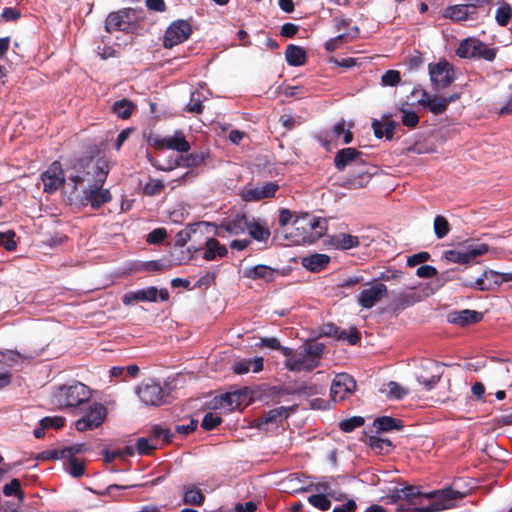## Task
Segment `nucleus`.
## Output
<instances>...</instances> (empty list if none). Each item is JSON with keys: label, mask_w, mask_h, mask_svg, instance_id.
<instances>
[{"label": "nucleus", "mask_w": 512, "mask_h": 512, "mask_svg": "<svg viewBox=\"0 0 512 512\" xmlns=\"http://www.w3.org/2000/svg\"><path fill=\"white\" fill-rule=\"evenodd\" d=\"M110 167L105 158H83L79 159L72 168L65 186V193L69 199L80 195L83 190H89L103 185Z\"/></svg>", "instance_id": "1"}, {"label": "nucleus", "mask_w": 512, "mask_h": 512, "mask_svg": "<svg viewBox=\"0 0 512 512\" xmlns=\"http://www.w3.org/2000/svg\"><path fill=\"white\" fill-rule=\"evenodd\" d=\"M464 496L462 492L445 488L431 493H422L412 506L415 512H439L452 508L454 501Z\"/></svg>", "instance_id": "2"}, {"label": "nucleus", "mask_w": 512, "mask_h": 512, "mask_svg": "<svg viewBox=\"0 0 512 512\" xmlns=\"http://www.w3.org/2000/svg\"><path fill=\"white\" fill-rule=\"evenodd\" d=\"M402 276L401 272L387 269L385 271L378 272L372 278H368L366 273H358L351 275L343 280L338 285L339 288H346L351 286H370V288H386L385 282H391Z\"/></svg>", "instance_id": "3"}, {"label": "nucleus", "mask_w": 512, "mask_h": 512, "mask_svg": "<svg viewBox=\"0 0 512 512\" xmlns=\"http://www.w3.org/2000/svg\"><path fill=\"white\" fill-rule=\"evenodd\" d=\"M393 292L394 290H363L359 296V303L365 308H371L382 299H388L391 301V306L399 309L416 301L414 297L410 298L404 293H401L398 297Z\"/></svg>", "instance_id": "4"}, {"label": "nucleus", "mask_w": 512, "mask_h": 512, "mask_svg": "<svg viewBox=\"0 0 512 512\" xmlns=\"http://www.w3.org/2000/svg\"><path fill=\"white\" fill-rule=\"evenodd\" d=\"M91 397L90 389L80 382L58 388L55 398L61 407H76Z\"/></svg>", "instance_id": "5"}, {"label": "nucleus", "mask_w": 512, "mask_h": 512, "mask_svg": "<svg viewBox=\"0 0 512 512\" xmlns=\"http://www.w3.org/2000/svg\"><path fill=\"white\" fill-rule=\"evenodd\" d=\"M456 54L461 58H477L493 61L496 56V49L489 48L478 39L468 38L460 43Z\"/></svg>", "instance_id": "6"}, {"label": "nucleus", "mask_w": 512, "mask_h": 512, "mask_svg": "<svg viewBox=\"0 0 512 512\" xmlns=\"http://www.w3.org/2000/svg\"><path fill=\"white\" fill-rule=\"evenodd\" d=\"M106 416V407L100 403H93L85 415L75 422V428L79 432L98 428L102 425Z\"/></svg>", "instance_id": "7"}, {"label": "nucleus", "mask_w": 512, "mask_h": 512, "mask_svg": "<svg viewBox=\"0 0 512 512\" xmlns=\"http://www.w3.org/2000/svg\"><path fill=\"white\" fill-rule=\"evenodd\" d=\"M429 74L436 89L447 88L455 79L453 66L446 60L429 65Z\"/></svg>", "instance_id": "8"}, {"label": "nucleus", "mask_w": 512, "mask_h": 512, "mask_svg": "<svg viewBox=\"0 0 512 512\" xmlns=\"http://www.w3.org/2000/svg\"><path fill=\"white\" fill-rule=\"evenodd\" d=\"M192 33L191 25L185 20H177L173 22L166 30L163 46L172 48L184 42Z\"/></svg>", "instance_id": "9"}, {"label": "nucleus", "mask_w": 512, "mask_h": 512, "mask_svg": "<svg viewBox=\"0 0 512 512\" xmlns=\"http://www.w3.org/2000/svg\"><path fill=\"white\" fill-rule=\"evenodd\" d=\"M70 200L97 209L111 200V194L108 189H103V185H97L95 188L83 190L80 195L76 194Z\"/></svg>", "instance_id": "10"}, {"label": "nucleus", "mask_w": 512, "mask_h": 512, "mask_svg": "<svg viewBox=\"0 0 512 512\" xmlns=\"http://www.w3.org/2000/svg\"><path fill=\"white\" fill-rule=\"evenodd\" d=\"M137 394L145 405L160 406L164 403L165 393L162 387L155 382L141 384Z\"/></svg>", "instance_id": "11"}, {"label": "nucleus", "mask_w": 512, "mask_h": 512, "mask_svg": "<svg viewBox=\"0 0 512 512\" xmlns=\"http://www.w3.org/2000/svg\"><path fill=\"white\" fill-rule=\"evenodd\" d=\"M160 298L162 301L169 299L167 290H137L128 292L123 296V303L125 305H134L139 302H154Z\"/></svg>", "instance_id": "12"}, {"label": "nucleus", "mask_w": 512, "mask_h": 512, "mask_svg": "<svg viewBox=\"0 0 512 512\" xmlns=\"http://www.w3.org/2000/svg\"><path fill=\"white\" fill-rule=\"evenodd\" d=\"M356 388L354 379L348 374L336 375L331 385V398L334 402L343 400L347 394H351Z\"/></svg>", "instance_id": "13"}, {"label": "nucleus", "mask_w": 512, "mask_h": 512, "mask_svg": "<svg viewBox=\"0 0 512 512\" xmlns=\"http://www.w3.org/2000/svg\"><path fill=\"white\" fill-rule=\"evenodd\" d=\"M42 181L44 184V191L52 193L56 191L61 185L66 186L63 176L61 164L58 161L53 162L48 170L43 173Z\"/></svg>", "instance_id": "14"}, {"label": "nucleus", "mask_w": 512, "mask_h": 512, "mask_svg": "<svg viewBox=\"0 0 512 512\" xmlns=\"http://www.w3.org/2000/svg\"><path fill=\"white\" fill-rule=\"evenodd\" d=\"M297 405L290 407H278L269 410L265 415L255 421V426L259 429L268 430V424H278L287 419L290 413L295 412Z\"/></svg>", "instance_id": "15"}, {"label": "nucleus", "mask_w": 512, "mask_h": 512, "mask_svg": "<svg viewBox=\"0 0 512 512\" xmlns=\"http://www.w3.org/2000/svg\"><path fill=\"white\" fill-rule=\"evenodd\" d=\"M285 365L290 371H311L318 366L316 360L305 351V348L302 352L288 358Z\"/></svg>", "instance_id": "16"}, {"label": "nucleus", "mask_w": 512, "mask_h": 512, "mask_svg": "<svg viewBox=\"0 0 512 512\" xmlns=\"http://www.w3.org/2000/svg\"><path fill=\"white\" fill-rule=\"evenodd\" d=\"M249 403V392L245 388L222 395L219 399V406L228 410L239 409Z\"/></svg>", "instance_id": "17"}, {"label": "nucleus", "mask_w": 512, "mask_h": 512, "mask_svg": "<svg viewBox=\"0 0 512 512\" xmlns=\"http://www.w3.org/2000/svg\"><path fill=\"white\" fill-rule=\"evenodd\" d=\"M320 336L334 337L338 340L347 339L351 345H355L360 339L359 332L356 328H352L351 332L348 334L346 331H340L339 327L331 322L321 326Z\"/></svg>", "instance_id": "18"}, {"label": "nucleus", "mask_w": 512, "mask_h": 512, "mask_svg": "<svg viewBox=\"0 0 512 512\" xmlns=\"http://www.w3.org/2000/svg\"><path fill=\"white\" fill-rule=\"evenodd\" d=\"M279 186L275 182H267L261 186H256L243 191L242 197L245 201H259L274 196Z\"/></svg>", "instance_id": "19"}, {"label": "nucleus", "mask_w": 512, "mask_h": 512, "mask_svg": "<svg viewBox=\"0 0 512 512\" xmlns=\"http://www.w3.org/2000/svg\"><path fill=\"white\" fill-rule=\"evenodd\" d=\"M418 103L422 107L428 108L434 115H440L447 109V101L444 96H430L425 90L421 91V98Z\"/></svg>", "instance_id": "20"}, {"label": "nucleus", "mask_w": 512, "mask_h": 512, "mask_svg": "<svg viewBox=\"0 0 512 512\" xmlns=\"http://www.w3.org/2000/svg\"><path fill=\"white\" fill-rule=\"evenodd\" d=\"M483 318V314L475 310H461L448 314V321L461 327L476 324Z\"/></svg>", "instance_id": "21"}, {"label": "nucleus", "mask_w": 512, "mask_h": 512, "mask_svg": "<svg viewBox=\"0 0 512 512\" xmlns=\"http://www.w3.org/2000/svg\"><path fill=\"white\" fill-rule=\"evenodd\" d=\"M508 282H512V272L498 273L493 270H485L480 277L476 278L475 285L501 286Z\"/></svg>", "instance_id": "22"}, {"label": "nucleus", "mask_w": 512, "mask_h": 512, "mask_svg": "<svg viewBox=\"0 0 512 512\" xmlns=\"http://www.w3.org/2000/svg\"><path fill=\"white\" fill-rule=\"evenodd\" d=\"M490 379L503 386H512V363L499 362L490 370Z\"/></svg>", "instance_id": "23"}, {"label": "nucleus", "mask_w": 512, "mask_h": 512, "mask_svg": "<svg viewBox=\"0 0 512 512\" xmlns=\"http://www.w3.org/2000/svg\"><path fill=\"white\" fill-rule=\"evenodd\" d=\"M246 276L251 279H263L265 283L269 284L276 280V278L282 277L279 270L272 269L265 265H257L252 269L245 272Z\"/></svg>", "instance_id": "24"}, {"label": "nucleus", "mask_w": 512, "mask_h": 512, "mask_svg": "<svg viewBox=\"0 0 512 512\" xmlns=\"http://www.w3.org/2000/svg\"><path fill=\"white\" fill-rule=\"evenodd\" d=\"M460 247L464 248L468 264L491 251L488 244L475 243L472 239L465 240L460 244Z\"/></svg>", "instance_id": "25"}, {"label": "nucleus", "mask_w": 512, "mask_h": 512, "mask_svg": "<svg viewBox=\"0 0 512 512\" xmlns=\"http://www.w3.org/2000/svg\"><path fill=\"white\" fill-rule=\"evenodd\" d=\"M361 155V152L355 148H344L339 150L334 158L335 167L339 171H343L348 165L356 162Z\"/></svg>", "instance_id": "26"}, {"label": "nucleus", "mask_w": 512, "mask_h": 512, "mask_svg": "<svg viewBox=\"0 0 512 512\" xmlns=\"http://www.w3.org/2000/svg\"><path fill=\"white\" fill-rule=\"evenodd\" d=\"M389 117V115H384L383 122L377 119L373 120L372 128L377 138H382L384 136L387 140H391L393 138L397 123L389 120Z\"/></svg>", "instance_id": "27"}, {"label": "nucleus", "mask_w": 512, "mask_h": 512, "mask_svg": "<svg viewBox=\"0 0 512 512\" xmlns=\"http://www.w3.org/2000/svg\"><path fill=\"white\" fill-rule=\"evenodd\" d=\"M373 173L365 170L346 178L342 186L347 189H361L368 186L371 181Z\"/></svg>", "instance_id": "28"}, {"label": "nucleus", "mask_w": 512, "mask_h": 512, "mask_svg": "<svg viewBox=\"0 0 512 512\" xmlns=\"http://www.w3.org/2000/svg\"><path fill=\"white\" fill-rule=\"evenodd\" d=\"M253 367V372L257 373L263 369V358L257 357L254 360H239L232 367L235 374H246Z\"/></svg>", "instance_id": "29"}, {"label": "nucleus", "mask_w": 512, "mask_h": 512, "mask_svg": "<svg viewBox=\"0 0 512 512\" xmlns=\"http://www.w3.org/2000/svg\"><path fill=\"white\" fill-rule=\"evenodd\" d=\"M330 258L325 254H313L302 259V265L312 272H317L326 267Z\"/></svg>", "instance_id": "30"}, {"label": "nucleus", "mask_w": 512, "mask_h": 512, "mask_svg": "<svg viewBox=\"0 0 512 512\" xmlns=\"http://www.w3.org/2000/svg\"><path fill=\"white\" fill-rule=\"evenodd\" d=\"M285 57L289 65L300 66L306 61V52L302 47L290 44L286 48Z\"/></svg>", "instance_id": "31"}, {"label": "nucleus", "mask_w": 512, "mask_h": 512, "mask_svg": "<svg viewBox=\"0 0 512 512\" xmlns=\"http://www.w3.org/2000/svg\"><path fill=\"white\" fill-rule=\"evenodd\" d=\"M165 146L178 152H188L190 150V144L181 131L175 132L173 136L165 137Z\"/></svg>", "instance_id": "32"}, {"label": "nucleus", "mask_w": 512, "mask_h": 512, "mask_svg": "<svg viewBox=\"0 0 512 512\" xmlns=\"http://www.w3.org/2000/svg\"><path fill=\"white\" fill-rule=\"evenodd\" d=\"M205 246L204 258L208 261L215 259L216 255L223 257L227 254L226 247L221 246L219 241L214 238L207 239Z\"/></svg>", "instance_id": "33"}, {"label": "nucleus", "mask_w": 512, "mask_h": 512, "mask_svg": "<svg viewBox=\"0 0 512 512\" xmlns=\"http://www.w3.org/2000/svg\"><path fill=\"white\" fill-rule=\"evenodd\" d=\"M444 17L450 18L454 21H463L469 19V5H454L449 6L444 10Z\"/></svg>", "instance_id": "34"}, {"label": "nucleus", "mask_w": 512, "mask_h": 512, "mask_svg": "<svg viewBox=\"0 0 512 512\" xmlns=\"http://www.w3.org/2000/svg\"><path fill=\"white\" fill-rule=\"evenodd\" d=\"M184 489H185L184 490V497H183L184 504H186V505H196V506H199V505L203 504V502L205 500V496L201 492L200 489H197L193 485L186 486Z\"/></svg>", "instance_id": "35"}, {"label": "nucleus", "mask_w": 512, "mask_h": 512, "mask_svg": "<svg viewBox=\"0 0 512 512\" xmlns=\"http://www.w3.org/2000/svg\"><path fill=\"white\" fill-rule=\"evenodd\" d=\"M136 105L128 100V99H122L119 101H116L112 106V111L120 118L122 119H128L133 111L135 110Z\"/></svg>", "instance_id": "36"}, {"label": "nucleus", "mask_w": 512, "mask_h": 512, "mask_svg": "<svg viewBox=\"0 0 512 512\" xmlns=\"http://www.w3.org/2000/svg\"><path fill=\"white\" fill-rule=\"evenodd\" d=\"M249 221L245 215H237L233 220L224 224L225 229L231 234H242L248 230Z\"/></svg>", "instance_id": "37"}, {"label": "nucleus", "mask_w": 512, "mask_h": 512, "mask_svg": "<svg viewBox=\"0 0 512 512\" xmlns=\"http://www.w3.org/2000/svg\"><path fill=\"white\" fill-rule=\"evenodd\" d=\"M450 262L460 265L468 264L464 248L459 246V249L445 251L440 259V263L448 264Z\"/></svg>", "instance_id": "38"}, {"label": "nucleus", "mask_w": 512, "mask_h": 512, "mask_svg": "<svg viewBox=\"0 0 512 512\" xmlns=\"http://www.w3.org/2000/svg\"><path fill=\"white\" fill-rule=\"evenodd\" d=\"M123 15L118 12L110 13L106 19L105 28L108 32L120 30L128 31V25H124Z\"/></svg>", "instance_id": "39"}, {"label": "nucleus", "mask_w": 512, "mask_h": 512, "mask_svg": "<svg viewBox=\"0 0 512 512\" xmlns=\"http://www.w3.org/2000/svg\"><path fill=\"white\" fill-rule=\"evenodd\" d=\"M373 425L378 431H390L392 429L399 430L403 427L401 421L388 416L375 419Z\"/></svg>", "instance_id": "40"}, {"label": "nucleus", "mask_w": 512, "mask_h": 512, "mask_svg": "<svg viewBox=\"0 0 512 512\" xmlns=\"http://www.w3.org/2000/svg\"><path fill=\"white\" fill-rule=\"evenodd\" d=\"M332 244L338 249H350L358 246L359 240L350 234H340L333 238Z\"/></svg>", "instance_id": "41"}, {"label": "nucleus", "mask_w": 512, "mask_h": 512, "mask_svg": "<svg viewBox=\"0 0 512 512\" xmlns=\"http://www.w3.org/2000/svg\"><path fill=\"white\" fill-rule=\"evenodd\" d=\"M3 493L5 496H16L19 504L24 501L25 495L23 490L21 489V483L18 479L14 478L9 483L5 484L3 487Z\"/></svg>", "instance_id": "42"}, {"label": "nucleus", "mask_w": 512, "mask_h": 512, "mask_svg": "<svg viewBox=\"0 0 512 512\" xmlns=\"http://www.w3.org/2000/svg\"><path fill=\"white\" fill-rule=\"evenodd\" d=\"M304 476L298 473L290 474L286 479L285 483L287 488L291 489L293 492L299 491H310L312 489V484L308 487L301 486L304 483Z\"/></svg>", "instance_id": "43"}, {"label": "nucleus", "mask_w": 512, "mask_h": 512, "mask_svg": "<svg viewBox=\"0 0 512 512\" xmlns=\"http://www.w3.org/2000/svg\"><path fill=\"white\" fill-rule=\"evenodd\" d=\"M310 224H311V217L307 213L303 214L302 216H298L293 221V225L295 226L296 230L301 231V233L298 234V236H300L302 240H305L307 237V234L309 232H312V230L310 228Z\"/></svg>", "instance_id": "44"}, {"label": "nucleus", "mask_w": 512, "mask_h": 512, "mask_svg": "<svg viewBox=\"0 0 512 512\" xmlns=\"http://www.w3.org/2000/svg\"><path fill=\"white\" fill-rule=\"evenodd\" d=\"M305 351L310 354V356L316 360L319 365L322 354L325 350V344L316 342V341H308L304 344Z\"/></svg>", "instance_id": "45"}, {"label": "nucleus", "mask_w": 512, "mask_h": 512, "mask_svg": "<svg viewBox=\"0 0 512 512\" xmlns=\"http://www.w3.org/2000/svg\"><path fill=\"white\" fill-rule=\"evenodd\" d=\"M358 33V29H354V35L350 33H344L336 36L335 38L330 39L326 42L325 47L328 51L332 52L340 47V45L344 42L351 41L355 35Z\"/></svg>", "instance_id": "46"}, {"label": "nucleus", "mask_w": 512, "mask_h": 512, "mask_svg": "<svg viewBox=\"0 0 512 512\" xmlns=\"http://www.w3.org/2000/svg\"><path fill=\"white\" fill-rule=\"evenodd\" d=\"M450 231V224L444 216L438 215L434 219V232L438 239L444 238Z\"/></svg>", "instance_id": "47"}, {"label": "nucleus", "mask_w": 512, "mask_h": 512, "mask_svg": "<svg viewBox=\"0 0 512 512\" xmlns=\"http://www.w3.org/2000/svg\"><path fill=\"white\" fill-rule=\"evenodd\" d=\"M249 234L256 240L264 241L267 240L270 236L269 229L258 223H250L248 225Z\"/></svg>", "instance_id": "48"}, {"label": "nucleus", "mask_w": 512, "mask_h": 512, "mask_svg": "<svg viewBox=\"0 0 512 512\" xmlns=\"http://www.w3.org/2000/svg\"><path fill=\"white\" fill-rule=\"evenodd\" d=\"M512 16L511 6L504 2L498 9L495 15V19L500 26H506Z\"/></svg>", "instance_id": "49"}, {"label": "nucleus", "mask_w": 512, "mask_h": 512, "mask_svg": "<svg viewBox=\"0 0 512 512\" xmlns=\"http://www.w3.org/2000/svg\"><path fill=\"white\" fill-rule=\"evenodd\" d=\"M204 161L202 154H189L187 156H180L177 161V166L182 167H196Z\"/></svg>", "instance_id": "50"}, {"label": "nucleus", "mask_w": 512, "mask_h": 512, "mask_svg": "<svg viewBox=\"0 0 512 512\" xmlns=\"http://www.w3.org/2000/svg\"><path fill=\"white\" fill-rule=\"evenodd\" d=\"M308 501L311 505L321 511H326L331 506V502L328 497L322 493L309 496Z\"/></svg>", "instance_id": "51"}, {"label": "nucleus", "mask_w": 512, "mask_h": 512, "mask_svg": "<svg viewBox=\"0 0 512 512\" xmlns=\"http://www.w3.org/2000/svg\"><path fill=\"white\" fill-rule=\"evenodd\" d=\"M68 464H67V471L70 475L73 477L79 478L84 474L85 467L84 463L80 462L77 458L71 457L67 458Z\"/></svg>", "instance_id": "52"}, {"label": "nucleus", "mask_w": 512, "mask_h": 512, "mask_svg": "<svg viewBox=\"0 0 512 512\" xmlns=\"http://www.w3.org/2000/svg\"><path fill=\"white\" fill-rule=\"evenodd\" d=\"M15 235L13 230L0 232V246H3L8 251L15 250L17 247L16 241L14 240Z\"/></svg>", "instance_id": "53"}, {"label": "nucleus", "mask_w": 512, "mask_h": 512, "mask_svg": "<svg viewBox=\"0 0 512 512\" xmlns=\"http://www.w3.org/2000/svg\"><path fill=\"white\" fill-rule=\"evenodd\" d=\"M364 424V418L360 416H354L349 419H345L340 422L339 427L344 432H351L355 428L360 427Z\"/></svg>", "instance_id": "54"}, {"label": "nucleus", "mask_w": 512, "mask_h": 512, "mask_svg": "<svg viewBox=\"0 0 512 512\" xmlns=\"http://www.w3.org/2000/svg\"><path fill=\"white\" fill-rule=\"evenodd\" d=\"M27 301L34 302L35 296H32V293H30L28 290H17V293L14 295V300H9L6 306L11 307L19 302Z\"/></svg>", "instance_id": "55"}, {"label": "nucleus", "mask_w": 512, "mask_h": 512, "mask_svg": "<svg viewBox=\"0 0 512 512\" xmlns=\"http://www.w3.org/2000/svg\"><path fill=\"white\" fill-rule=\"evenodd\" d=\"M387 386L389 388L387 395L389 398L401 399L408 394V390L406 388L400 386L394 381L389 382Z\"/></svg>", "instance_id": "56"}, {"label": "nucleus", "mask_w": 512, "mask_h": 512, "mask_svg": "<svg viewBox=\"0 0 512 512\" xmlns=\"http://www.w3.org/2000/svg\"><path fill=\"white\" fill-rule=\"evenodd\" d=\"M370 447L378 453H381L385 448L392 447V443L388 439H383L375 436L369 438Z\"/></svg>", "instance_id": "57"}, {"label": "nucleus", "mask_w": 512, "mask_h": 512, "mask_svg": "<svg viewBox=\"0 0 512 512\" xmlns=\"http://www.w3.org/2000/svg\"><path fill=\"white\" fill-rule=\"evenodd\" d=\"M164 189V183L161 180L150 179L144 187V193L149 196L159 194Z\"/></svg>", "instance_id": "58"}, {"label": "nucleus", "mask_w": 512, "mask_h": 512, "mask_svg": "<svg viewBox=\"0 0 512 512\" xmlns=\"http://www.w3.org/2000/svg\"><path fill=\"white\" fill-rule=\"evenodd\" d=\"M310 228L312 231H315L318 238L322 237L327 230V221L322 218L311 217Z\"/></svg>", "instance_id": "59"}, {"label": "nucleus", "mask_w": 512, "mask_h": 512, "mask_svg": "<svg viewBox=\"0 0 512 512\" xmlns=\"http://www.w3.org/2000/svg\"><path fill=\"white\" fill-rule=\"evenodd\" d=\"M202 101L199 94L192 93L190 102L186 106V111L190 113L201 114L203 112Z\"/></svg>", "instance_id": "60"}, {"label": "nucleus", "mask_w": 512, "mask_h": 512, "mask_svg": "<svg viewBox=\"0 0 512 512\" xmlns=\"http://www.w3.org/2000/svg\"><path fill=\"white\" fill-rule=\"evenodd\" d=\"M401 80L400 72L397 70H388L383 76H382V84L384 86H395L397 85Z\"/></svg>", "instance_id": "61"}, {"label": "nucleus", "mask_w": 512, "mask_h": 512, "mask_svg": "<svg viewBox=\"0 0 512 512\" xmlns=\"http://www.w3.org/2000/svg\"><path fill=\"white\" fill-rule=\"evenodd\" d=\"M151 434L154 438L162 439L165 443H170L173 437L169 429H164L160 426H154L151 430Z\"/></svg>", "instance_id": "62"}, {"label": "nucleus", "mask_w": 512, "mask_h": 512, "mask_svg": "<svg viewBox=\"0 0 512 512\" xmlns=\"http://www.w3.org/2000/svg\"><path fill=\"white\" fill-rule=\"evenodd\" d=\"M403 494V499L407 500L409 505H413V502H416L418 499V496H420L422 493L417 489L415 486H407L404 489L401 490Z\"/></svg>", "instance_id": "63"}, {"label": "nucleus", "mask_w": 512, "mask_h": 512, "mask_svg": "<svg viewBox=\"0 0 512 512\" xmlns=\"http://www.w3.org/2000/svg\"><path fill=\"white\" fill-rule=\"evenodd\" d=\"M222 422L221 417L214 415L213 413H207L202 421L201 426L205 430H212Z\"/></svg>", "instance_id": "64"}]
</instances>
